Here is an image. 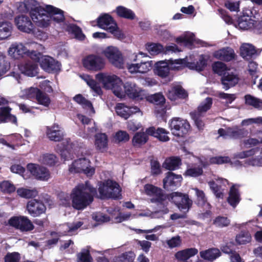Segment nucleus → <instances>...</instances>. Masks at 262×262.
<instances>
[{
    "label": "nucleus",
    "instance_id": "4468645a",
    "mask_svg": "<svg viewBox=\"0 0 262 262\" xmlns=\"http://www.w3.org/2000/svg\"><path fill=\"white\" fill-rule=\"evenodd\" d=\"M82 63L89 71H98L104 68L105 61L100 56L92 54L84 56L82 59Z\"/></svg>",
    "mask_w": 262,
    "mask_h": 262
},
{
    "label": "nucleus",
    "instance_id": "2f4dec72",
    "mask_svg": "<svg viewBox=\"0 0 262 262\" xmlns=\"http://www.w3.org/2000/svg\"><path fill=\"white\" fill-rule=\"evenodd\" d=\"M18 69L22 74L29 77L36 76L38 70L37 65L30 61L19 64Z\"/></svg>",
    "mask_w": 262,
    "mask_h": 262
},
{
    "label": "nucleus",
    "instance_id": "864d4df0",
    "mask_svg": "<svg viewBox=\"0 0 262 262\" xmlns=\"http://www.w3.org/2000/svg\"><path fill=\"white\" fill-rule=\"evenodd\" d=\"M145 48L147 51L151 55H158L164 50L163 46L160 43H148L146 44Z\"/></svg>",
    "mask_w": 262,
    "mask_h": 262
},
{
    "label": "nucleus",
    "instance_id": "13d9d810",
    "mask_svg": "<svg viewBox=\"0 0 262 262\" xmlns=\"http://www.w3.org/2000/svg\"><path fill=\"white\" fill-rule=\"evenodd\" d=\"M116 112L121 117L127 119L129 118V107L124 104L118 103L115 107Z\"/></svg>",
    "mask_w": 262,
    "mask_h": 262
},
{
    "label": "nucleus",
    "instance_id": "c9c22d12",
    "mask_svg": "<svg viewBox=\"0 0 262 262\" xmlns=\"http://www.w3.org/2000/svg\"><path fill=\"white\" fill-rule=\"evenodd\" d=\"M257 51L254 47L250 43H243L240 48V54L241 56L246 59H249L255 55Z\"/></svg>",
    "mask_w": 262,
    "mask_h": 262
},
{
    "label": "nucleus",
    "instance_id": "49530a36",
    "mask_svg": "<svg viewBox=\"0 0 262 262\" xmlns=\"http://www.w3.org/2000/svg\"><path fill=\"white\" fill-rule=\"evenodd\" d=\"M80 77L87 83V84L94 91L95 95H100L101 93V89L96 82L88 75H80Z\"/></svg>",
    "mask_w": 262,
    "mask_h": 262
},
{
    "label": "nucleus",
    "instance_id": "a19ab883",
    "mask_svg": "<svg viewBox=\"0 0 262 262\" xmlns=\"http://www.w3.org/2000/svg\"><path fill=\"white\" fill-rule=\"evenodd\" d=\"M169 210L168 208H164L163 209L155 212H151L149 210H144L141 213L139 214H134L133 217L136 218L139 216H147L150 217L151 218H158L160 217L163 214H166L168 212Z\"/></svg>",
    "mask_w": 262,
    "mask_h": 262
},
{
    "label": "nucleus",
    "instance_id": "680f3d73",
    "mask_svg": "<svg viewBox=\"0 0 262 262\" xmlns=\"http://www.w3.org/2000/svg\"><path fill=\"white\" fill-rule=\"evenodd\" d=\"M17 193L19 196L24 198H30L37 195L35 189H30L25 188H20L17 190Z\"/></svg>",
    "mask_w": 262,
    "mask_h": 262
},
{
    "label": "nucleus",
    "instance_id": "c03bdc74",
    "mask_svg": "<svg viewBox=\"0 0 262 262\" xmlns=\"http://www.w3.org/2000/svg\"><path fill=\"white\" fill-rule=\"evenodd\" d=\"M181 164V160L179 157H170L165 160L163 167L166 169L174 170L179 168Z\"/></svg>",
    "mask_w": 262,
    "mask_h": 262
},
{
    "label": "nucleus",
    "instance_id": "4d7b16f0",
    "mask_svg": "<svg viewBox=\"0 0 262 262\" xmlns=\"http://www.w3.org/2000/svg\"><path fill=\"white\" fill-rule=\"evenodd\" d=\"M73 99L76 102L81 105L83 108H90L93 113H95L92 103L83 97L81 94L76 95L73 97Z\"/></svg>",
    "mask_w": 262,
    "mask_h": 262
},
{
    "label": "nucleus",
    "instance_id": "dca6fc26",
    "mask_svg": "<svg viewBox=\"0 0 262 262\" xmlns=\"http://www.w3.org/2000/svg\"><path fill=\"white\" fill-rule=\"evenodd\" d=\"M140 192L142 194L153 197L150 199L152 203L162 202L166 198L161 188L150 184H145L143 189H140Z\"/></svg>",
    "mask_w": 262,
    "mask_h": 262
},
{
    "label": "nucleus",
    "instance_id": "39448f33",
    "mask_svg": "<svg viewBox=\"0 0 262 262\" xmlns=\"http://www.w3.org/2000/svg\"><path fill=\"white\" fill-rule=\"evenodd\" d=\"M90 152H81V155L69 165V171L72 173H83L88 177L92 176L95 172V168L92 165Z\"/></svg>",
    "mask_w": 262,
    "mask_h": 262
},
{
    "label": "nucleus",
    "instance_id": "a878e982",
    "mask_svg": "<svg viewBox=\"0 0 262 262\" xmlns=\"http://www.w3.org/2000/svg\"><path fill=\"white\" fill-rule=\"evenodd\" d=\"M182 177L181 175L176 174L172 172L167 173L165 178L163 180V186L167 189H173L181 184Z\"/></svg>",
    "mask_w": 262,
    "mask_h": 262
},
{
    "label": "nucleus",
    "instance_id": "aec40b11",
    "mask_svg": "<svg viewBox=\"0 0 262 262\" xmlns=\"http://www.w3.org/2000/svg\"><path fill=\"white\" fill-rule=\"evenodd\" d=\"M152 60H141L140 62L133 63L127 65V69L132 74H146L150 71L152 67Z\"/></svg>",
    "mask_w": 262,
    "mask_h": 262
},
{
    "label": "nucleus",
    "instance_id": "72a5a7b5",
    "mask_svg": "<svg viewBox=\"0 0 262 262\" xmlns=\"http://www.w3.org/2000/svg\"><path fill=\"white\" fill-rule=\"evenodd\" d=\"M95 145L97 149L104 152L108 147V137L104 133H98L95 136Z\"/></svg>",
    "mask_w": 262,
    "mask_h": 262
},
{
    "label": "nucleus",
    "instance_id": "5fc2aeb1",
    "mask_svg": "<svg viewBox=\"0 0 262 262\" xmlns=\"http://www.w3.org/2000/svg\"><path fill=\"white\" fill-rule=\"evenodd\" d=\"M203 173V169L199 165H193L187 167L184 175L187 177H196Z\"/></svg>",
    "mask_w": 262,
    "mask_h": 262
},
{
    "label": "nucleus",
    "instance_id": "a211bd4d",
    "mask_svg": "<svg viewBox=\"0 0 262 262\" xmlns=\"http://www.w3.org/2000/svg\"><path fill=\"white\" fill-rule=\"evenodd\" d=\"M208 58V56L205 55H190L187 57V68L197 71H203L207 66Z\"/></svg>",
    "mask_w": 262,
    "mask_h": 262
},
{
    "label": "nucleus",
    "instance_id": "5701e85b",
    "mask_svg": "<svg viewBox=\"0 0 262 262\" xmlns=\"http://www.w3.org/2000/svg\"><path fill=\"white\" fill-rule=\"evenodd\" d=\"M27 209L31 216L36 217L45 213L46 207L40 200L34 199L28 202Z\"/></svg>",
    "mask_w": 262,
    "mask_h": 262
},
{
    "label": "nucleus",
    "instance_id": "58836bf2",
    "mask_svg": "<svg viewBox=\"0 0 262 262\" xmlns=\"http://www.w3.org/2000/svg\"><path fill=\"white\" fill-rule=\"evenodd\" d=\"M200 256L204 259L213 261L221 255L220 251L218 249L211 248L200 252Z\"/></svg>",
    "mask_w": 262,
    "mask_h": 262
},
{
    "label": "nucleus",
    "instance_id": "e433bc0d",
    "mask_svg": "<svg viewBox=\"0 0 262 262\" xmlns=\"http://www.w3.org/2000/svg\"><path fill=\"white\" fill-rule=\"evenodd\" d=\"M13 26L8 21L0 22V40L9 38L12 32Z\"/></svg>",
    "mask_w": 262,
    "mask_h": 262
},
{
    "label": "nucleus",
    "instance_id": "6e6552de",
    "mask_svg": "<svg viewBox=\"0 0 262 262\" xmlns=\"http://www.w3.org/2000/svg\"><path fill=\"white\" fill-rule=\"evenodd\" d=\"M98 189L101 199H118L121 195V190L119 184L110 180L100 183Z\"/></svg>",
    "mask_w": 262,
    "mask_h": 262
},
{
    "label": "nucleus",
    "instance_id": "9d476101",
    "mask_svg": "<svg viewBox=\"0 0 262 262\" xmlns=\"http://www.w3.org/2000/svg\"><path fill=\"white\" fill-rule=\"evenodd\" d=\"M102 54L114 66L121 69L124 64V59L120 50L115 46H110L102 51Z\"/></svg>",
    "mask_w": 262,
    "mask_h": 262
},
{
    "label": "nucleus",
    "instance_id": "ea45409f",
    "mask_svg": "<svg viewBox=\"0 0 262 262\" xmlns=\"http://www.w3.org/2000/svg\"><path fill=\"white\" fill-rule=\"evenodd\" d=\"M84 222L82 221H76L71 224H66L62 226L63 232L60 233L64 235H72L79 228H80Z\"/></svg>",
    "mask_w": 262,
    "mask_h": 262
},
{
    "label": "nucleus",
    "instance_id": "cd10ccee",
    "mask_svg": "<svg viewBox=\"0 0 262 262\" xmlns=\"http://www.w3.org/2000/svg\"><path fill=\"white\" fill-rule=\"evenodd\" d=\"M221 80L223 89L225 90H227L238 83V77L236 75L234 74L232 72H230L229 70L224 73Z\"/></svg>",
    "mask_w": 262,
    "mask_h": 262
},
{
    "label": "nucleus",
    "instance_id": "052dcab7",
    "mask_svg": "<svg viewBox=\"0 0 262 262\" xmlns=\"http://www.w3.org/2000/svg\"><path fill=\"white\" fill-rule=\"evenodd\" d=\"M129 140V135L124 130H119L114 135V140L116 143H125Z\"/></svg>",
    "mask_w": 262,
    "mask_h": 262
},
{
    "label": "nucleus",
    "instance_id": "7c9ffc66",
    "mask_svg": "<svg viewBox=\"0 0 262 262\" xmlns=\"http://www.w3.org/2000/svg\"><path fill=\"white\" fill-rule=\"evenodd\" d=\"M42 7L36 0H24L19 6V10L23 12H29L30 15L33 12H36Z\"/></svg>",
    "mask_w": 262,
    "mask_h": 262
},
{
    "label": "nucleus",
    "instance_id": "412c9836",
    "mask_svg": "<svg viewBox=\"0 0 262 262\" xmlns=\"http://www.w3.org/2000/svg\"><path fill=\"white\" fill-rule=\"evenodd\" d=\"M27 169L36 179L47 181L50 178L49 171L45 167L40 166L38 164L30 163L27 165Z\"/></svg>",
    "mask_w": 262,
    "mask_h": 262
},
{
    "label": "nucleus",
    "instance_id": "1a4fd4ad",
    "mask_svg": "<svg viewBox=\"0 0 262 262\" xmlns=\"http://www.w3.org/2000/svg\"><path fill=\"white\" fill-rule=\"evenodd\" d=\"M98 26L111 33L118 39H122L124 35L117 26V24L111 15L108 14L101 15L97 19Z\"/></svg>",
    "mask_w": 262,
    "mask_h": 262
},
{
    "label": "nucleus",
    "instance_id": "37998d69",
    "mask_svg": "<svg viewBox=\"0 0 262 262\" xmlns=\"http://www.w3.org/2000/svg\"><path fill=\"white\" fill-rule=\"evenodd\" d=\"M188 56L183 59H178L175 60H168L169 66L171 70H180L183 68L187 67Z\"/></svg>",
    "mask_w": 262,
    "mask_h": 262
},
{
    "label": "nucleus",
    "instance_id": "423d86ee",
    "mask_svg": "<svg viewBox=\"0 0 262 262\" xmlns=\"http://www.w3.org/2000/svg\"><path fill=\"white\" fill-rule=\"evenodd\" d=\"M121 88L119 91L116 90L117 97L124 99L126 97L136 100H141L146 97L145 92L137 84L132 82H126Z\"/></svg>",
    "mask_w": 262,
    "mask_h": 262
},
{
    "label": "nucleus",
    "instance_id": "f8f14e48",
    "mask_svg": "<svg viewBox=\"0 0 262 262\" xmlns=\"http://www.w3.org/2000/svg\"><path fill=\"white\" fill-rule=\"evenodd\" d=\"M96 78L100 81L106 89L112 90L117 96L116 90L119 91L123 85L122 80L115 75L99 73L96 75Z\"/></svg>",
    "mask_w": 262,
    "mask_h": 262
},
{
    "label": "nucleus",
    "instance_id": "0eeeda50",
    "mask_svg": "<svg viewBox=\"0 0 262 262\" xmlns=\"http://www.w3.org/2000/svg\"><path fill=\"white\" fill-rule=\"evenodd\" d=\"M41 45L34 41H28L25 43L14 42L8 50L9 56L15 59H19L26 56V53L31 49L40 50Z\"/></svg>",
    "mask_w": 262,
    "mask_h": 262
},
{
    "label": "nucleus",
    "instance_id": "3c124183",
    "mask_svg": "<svg viewBox=\"0 0 262 262\" xmlns=\"http://www.w3.org/2000/svg\"><path fill=\"white\" fill-rule=\"evenodd\" d=\"M230 162V159L227 156H217L210 158L208 162H204L201 161V164L203 167H205L210 164H222Z\"/></svg>",
    "mask_w": 262,
    "mask_h": 262
},
{
    "label": "nucleus",
    "instance_id": "4be33fe9",
    "mask_svg": "<svg viewBox=\"0 0 262 262\" xmlns=\"http://www.w3.org/2000/svg\"><path fill=\"white\" fill-rule=\"evenodd\" d=\"M40 66L44 71L48 73L56 72L60 69L59 62L49 56L41 57Z\"/></svg>",
    "mask_w": 262,
    "mask_h": 262
},
{
    "label": "nucleus",
    "instance_id": "b1692460",
    "mask_svg": "<svg viewBox=\"0 0 262 262\" xmlns=\"http://www.w3.org/2000/svg\"><path fill=\"white\" fill-rule=\"evenodd\" d=\"M210 189L217 198L223 196V186H225L228 184V181L226 179H221L215 176L213 180L208 182Z\"/></svg>",
    "mask_w": 262,
    "mask_h": 262
},
{
    "label": "nucleus",
    "instance_id": "f3484780",
    "mask_svg": "<svg viewBox=\"0 0 262 262\" xmlns=\"http://www.w3.org/2000/svg\"><path fill=\"white\" fill-rule=\"evenodd\" d=\"M14 23L17 29L21 32L28 34L34 32V25L30 18L27 15H18L15 18Z\"/></svg>",
    "mask_w": 262,
    "mask_h": 262
},
{
    "label": "nucleus",
    "instance_id": "393cba45",
    "mask_svg": "<svg viewBox=\"0 0 262 262\" xmlns=\"http://www.w3.org/2000/svg\"><path fill=\"white\" fill-rule=\"evenodd\" d=\"M218 133L220 136L225 139H239L244 137L245 135L247 134L246 130L239 129L237 127H229L226 129L221 128L219 129Z\"/></svg>",
    "mask_w": 262,
    "mask_h": 262
},
{
    "label": "nucleus",
    "instance_id": "2eb2a0df",
    "mask_svg": "<svg viewBox=\"0 0 262 262\" xmlns=\"http://www.w3.org/2000/svg\"><path fill=\"white\" fill-rule=\"evenodd\" d=\"M166 196L165 201L168 200L173 202L182 212H187L191 205V201L188 196L181 193L175 192Z\"/></svg>",
    "mask_w": 262,
    "mask_h": 262
},
{
    "label": "nucleus",
    "instance_id": "f257e3e1",
    "mask_svg": "<svg viewBox=\"0 0 262 262\" xmlns=\"http://www.w3.org/2000/svg\"><path fill=\"white\" fill-rule=\"evenodd\" d=\"M34 24L40 28H46L51 22L59 23L64 19L63 11L52 5H46L30 15Z\"/></svg>",
    "mask_w": 262,
    "mask_h": 262
},
{
    "label": "nucleus",
    "instance_id": "603ef678",
    "mask_svg": "<svg viewBox=\"0 0 262 262\" xmlns=\"http://www.w3.org/2000/svg\"><path fill=\"white\" fill-rule=\"evenodd\" d=\"M245 100L246 104L253 107L262 110V100L255 97L251 95H246L245 96Z\"/></svg>",
    "mask_w": 262,
    "mask_h": 262
},
{
    "label": "nucleus",
    "instance_id": "20e7f679",
    "mask_svg": "<svg viewBox=\"0 0 262 262\" xmlns=\"http://www.w3.org/2000/svg\"><path fill=\"white\" fill-rule=\"evenodd\" d=\"M46 134L50 140L55 142L61 141V142L57 145L55 149L57 152L60 153L61 157L66 158V154L69 153V150L72 148V144L69 138L62 139L64 134L61 127L57 124L47 126Z\"/></svg>",
    "mask_w": 262,
    "mask_h": 262
},
{
    "label": "nucleus",
    "instance_id": "f704fd0d",
    "mask_svg": "<svg viewBox=\"0 0 262 262\" xmlns=\"http://www.w3.org/2000/svg\"><path fill=\"white\" fill-rule=\"evenodd\" d=\"M198 253V250L196 248H188L176 252L174 254V257L178 261H186L190 257L196 255Z\"/></svg>",
    "mask_w": 262,
    "mask_h": 262
},
{
    "label": "nucleus",
    "instance_id": "69168bd1",
    "mask_svg": "<svg viewBox=\"0 0 262 262\" xmlns=\"http://www.w3.org/2000/svg\"><path fill=\"white\" fill-rule=\"evenodd\" d=\"M134 259V255L132 253H125L120 255L115 256L113 258L114 262H132Z\"/></svg>",
    "mask_w": 262,
    "mask_h": 262
},
{
    "label": "nucleus",
    "instance_id": "ddd939ff",
    "mask_svg": "<svg viewBox=\"0 0 262 262\" xmlns=\"http://www.w3.org/2000/svg\"><path fill=\"white\" fill-rule=\"evenodd\" d=\"M168 124L172 134L179 137L185 136L190 127L186 120L179 117L173 118L169 121Z\"/></svg>",
    "mask_w": 262,
    "mask_h": 262
},
{
    "label": "nucleus",
    "instance_id": "4c0bfd02",
    "mask_svg": "<svg viewBox=\"0 0 262 262\" xmlns=\"http://www.w3.org/2000/svg\"><path fill=\"white\" fill-rule=\"evenodd\" d=\"M187 96V93L180 86L172 88L167 94L168 98L171 101H175L178 98H185Z\"/></svg>",
    "mask_w": 262,
    "mask_h": 262
},
{
    "label": "nucleus",
    "instance_id": "f03ea898",
    "mask_svg": "<svg viewBox=\"0 0 262 262\" xmlns=\"http://www.w3.org/2000/svg\"><path fill=\"white\" fill-rule=\"evenodd\" d=\"M96 190L88 182L76 186L72 191L71 198L73 207L78 210L83 209L93 200Z\"/></svg>",
    "mask_w": 262,
    "mask_h": 262
},
{
    "label": "nucleus",
    "instance_id": "9b49d317",
    "mask_svg": "<svg viewBox=\"0 0 262 262\" xmlns=\"http://www.w3.org/2000/svg\"><path fill=\"white\" fill-rule=\"evenodd\" d=\"M20 96L24 98L35 99L39 104L45 106H48L50 104L49 97L37 88L30 87L24 89L21 91Z\"/></svg>",
    "mask_w": 262,
    "mask_h": 262
},
{
    "label": "nucleus",
    "instance_id": "0e129e2a",
    "mask_svg": "<svg viewBox=\"0 0 262 262\" xmlns=\"http://www.w3.org/2000/svg\"><path fill=\"white\" fill-rule=\"evenodd\" d=\"M194 192L197 198V203L200 206H204L205 204L209 205L207 203V198L205 196V193L203 190H200L197 188L192 189Z\"/></svg>",
    "mask_w": 262,
    "mask_h": 262
},
{
    "label": "nucleus",
    "instance_id": "de8ad7c7",
    "mask_svg": "<svg viewBox=\"0 0 262 262\" xmlns=\"http://www.w3.org/2000/svg\"><path fill=\"white\" fill-rule=\"evenodd\" d=\"M228 201L233 207H235L239 202V194L236 186L235 185L230 188Z\"/></svg>",
    "mask_w": 262,
    "mask_h": 262
},
{
    "label": "nucleus",
    "instance_id": "a18cd8bd",
    "mask_svg": "<svg viewBox=\"0 0 262 262\" xmlns=\"http://www.w3.org/2000/svg\"><path fill=\"white\" fill-rule=\"evenodd\" d=\"M115 12L121 17L128 19H134L136 18V15L132 10L123 6L117 7Z\"/></svg>",
    "mask_w": 262,
    "mask_h": 262
},
{
    "label": "nucleus",
    "instance_id": "774afa93",
    "mask_svg": "<svg viewBox=\"0 0 262 262\" xmlns=\"http://www.w3.org/2000/svg\"><path fill=\"white\" fill-rule=\"evenodd\" d=\"M92 258L90 255L89 251L87 249H82L77 254L78 262H91Z\"/></svg>",
    "mask_w": 262,
    "mask_h": 262
},
{
    "label": "nucleus",
    "instance_id": "473e14b6",
    "mask_svg": "<svg viewBox=\"0 0 262 262\" xmlns=\"http://www.w3.org/2000/svg\"><path fill=\"white\" fill-rule=\"evenodd\" d=\"M170 69L167 60H161L155 63V73L161 78H166L169 74Z\"/></svg>",
    "mask_w": 262,
    "mask_h": 262
},
{
    "label": "nucleus",
    "instance_id": "7ed1b4c3",
    "mask_svg": "<svg viewBox=\"0 0 262 262\" xmlns=\"http://www.w3.org/2000/svg\"><path fill=\"white\" fill-rule=\"evenodd\" d=\"M219 15L222 18L225 23L228 25L234 24V26L242 30H249L254 28H258L261 25V21L256 18L255 16H249L248 14L243 13L239 16L236 23H233L231 18L227 14L226 12L222 9H218Z\"/></svg>",
    "mask_w": 262,
    "mask_h": 262
},
{
    "label": "nucleus",
    "instance_id": "6ab92c4d",
    "mask_svg": "<svg viewBox=\"0 0 262 262\" xmlns=\"http://www.w3.org/2000/svg\"><path fill=\"white\" fill-rule=\"evenodd\" d=\"M9 224L21 231H30L34 229V225L31 221L26 216H13L8 221Z\"/></svg>",
    "mask_w": 262,
    "mask_h": 262
},
{
    "label": "nucleus",
    "instance_id": "09e8293b",
    "mask_svg": "<svg viewBox=\"0 0 262 262\" xmlns=\"http://www.w3.org/2000/svg\"><path fill=\"white\" fill-rule=\"evenodd\" d=\"M212 104V99L210 97H207L200 104L198 107L197 111L191 113H198L200 115H203L204 114L211 108Z\"/></svg>",
    "mask_w": 262,
    "mask_h": 262
},
{
    "label": "nucleus",
    "instance_id": "c85d7f7f",
    "mask_svg": "<svg viewBox=\"0 0 262 262\" xmlns=\"http://www.w3.org/2000/svg\"><path fill=\"white\" fill-rule=\"evenodd\" d=\"M213 55L217 59L229 61L234 58L235 53L232 49L227 47L215 51Z\"/></svg>",
    "mask_w": 262,
    "mask_h": 262
},
{
    "label": "nucleus",
    "instance_id": "e2e57ef3",
    "mask_svg": "<svg viewBox=\"0 0 262 262\" xmlns=\"http://www.w3.org/2000/svg\"><path fill=\"white\" fill-rule=\"evenodd\" d=\"M194 40V35L191 32H186L182 36L176 39L178 43H183L185 45L192 43Z\"/></svg>",
    "mask_w": 262,
    "mask_h": 262
},
{
    "label": "nucleus",
    "instance_id": "c756f323",
    "mask_svg": "<svg viewBox=\"0 0 262 262\" xmlns=\"http://www.w3.org/2000/svg\"><path fill=\"white\" fill-rule=\"evenodd\" d=\"M146 132L149 135L156 138L161 142H167L170 139L168 136L169 132L163 128L159 127L156 129L151 127L146 129Z\"/></svg>",
    "mask_w": 262,
    "mask_h": 262
},
{
    "label": "nucleus",
    "instance_id": "79ce46f5",
    "mask_svg": "<svg viewBox=\"0 0 262 262\" xmlns=\"http://www.w3.org/2000/svg\"><path fill=\"white\" fill-rule=\"evenodd\" d=\"M148 135L147 132H138L133 137L132 143L135 147H140L145 144L148 141Z\"/></svg>",
    "mask_w": 262,
    "mask_h": 262
},
{
    "label": "nucleus",
    "instance_id": "6e6d98bb",
    "mask_svg": "<svg viewBox=\"0 0 262 262\" xmlns=\"http://www.w3.org/2000/svg\"><path fill=\"white\" fill-rule=\"evenodd\" d=\"M67 31L73 34L75 38L82 40L84 39L85 36L82 33L81 29L74 24H70L67 26Z\"/></svg>",
    "mask_w": 262,
    "mask_h": 262
},
{
    "label": "nucleus",
    "instance_id": "bb28decb",
    "mask_svg": "<svg viewBox=\"0 0 262 262\" xmlns=\"http://www.w3.org/2000/svg\"><path fill=\"white\" fill-rule=\"evenodd\" d=\"M77 118L79 120V121L83 124V125H91V127H88L87 128V133H79V135L83 138L88 139L92 137L93 134L95 133L97 130V128L95 126V124L94 123L93 124H91V120L86 116L81 115L77 114Z\"/></svg>",
    "mask_w": 262,
    "mask_h": 262
},
{
    "label": "nucleus",
    "instance_id": "338daca9",
    "mask_svg": "<svg viewBox=\"0 0 262 262\" xmlns=\"http://www.w3.org/2000/svg\"><path fill=\"white\" fill-rule=\"evenodd\" d=\"M212 68L214 72L223 76H224L225 73L229 71L226 65L220 61L215 62L213 65Z\"/></svg>",
    "mask_w": 262,
    "mask_h": 262
},
{
    "label": "nucleus",
    "instance_id": "bf43d9fd",
    "mask_svg": "<svg viewBox=\"0 0 262 262\" xmlns=\"http://www.w3.org/2000/svg\"><path fill=\"white\" fill-rule=\"evenodd\" d=\"M147 100L151 103L156 105H161L165 101V99L163 94L161 93H156L153 95L146 96L145 98Z\"/></svg>",
    "mask_w": 262,
    "mask_h": 262
},
{
    "label": "nucleus",
    "instance_id": "8fccbe9b",
    "mask_svg": "<svg viewBox=\"0 0 262 262\" xmlns=\"http://www.w3.org/2000/svg\"><path fill=\"white\" fill-rule=\"evenodd\" d=\"M39 161L45 165L53 166L57 162L58 159L54 154H46L39 157Z\"/></svg>",
    "mask_w": 262,
    "mask_h": 262
}]
</instances>
